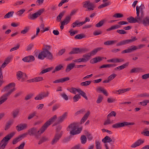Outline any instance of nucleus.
<instances>
[{
    "label": "nucleus",
    "mask_w": 149,
    "mask_h": 149,
    "mask_svg": "<svg viewBox=\"0 0 149 149\" xmlns=\"http://www.w3.org/2000/svg\"><path fill=\"white\" fill-rule=\"evenodd\" d=\"M45 48L43 49V50L39 54L38 58L39 59L43 60L45 58L52 60L53 57L52 54L49 51L51 47L49 45H45Z\"/></svg>",
    "instance_id": "obj_1"
},
{
    "label": "nucleus",
    "mask_w": 149,
    "mask_h": 149,
    "mask_svg": "<svg viewBox=\"0 0 149 149\" xmlns=\"http://www.w3.org/2000/svg\"><path fill=\"white\" fill-rule=\"evenodd\" d=\"M145 9V6L143 4H141L140 6V15H139V24L142 23L145 26H147L149 25V17H146L143 19L144 15V9Z\"/></svg>",
    "instance_id": "obj_2"
},
{
    "label": "nucleus",
    "mask_w": 149,
    "mask_h": 149,
    "mask_svg": "<svg viewBox=\"0 0 149 149\" xmlns=\"http://www.w3.org/2000/svg\"><path fill=\"white\" fill-rule=\"evenodd\" d=\"M68 131H70V133L71 135H74L80 133L81 129L78 128L77 124L75 123L70 124L67 127Z\"/></svg>",
    "instance_id": "obj_3"
},
{
    "label": "nucleus",
    "mask_w": 149,
    "mask_h": 149,
    "mask_svg": "<svg viewBox=\"0 0 149 149\" xmlns=\"http://www.w3.org/2000/svg\"><path fill=\"white\" fill-rule=\"evenodd\" d=\"M136 16L135 18L131 16L127 18V19L129 23H135L137 22L139 23V14L140 10V6H137L136 7Z\"/></svg>",
    "instance_id": "obj_4"
},
{
    "label": "nucleus",
    "mask_w": 149,
    "mask_h": 149,
    "mask_svg": "<svg viewBox=\"0 0 149 149\" xmlns=\"http://www.w3.org/2000/svg\"><path fill=\"white\" fill-rule=\"evenodd\" d=\"M131 38V39L124 40L119 42L116 44V46H119L130 44L137 40L135 36H132Z\"/></svg>",
    "instance_id": "obj_5"
},
{
    "label": "nucleus",
    "mask_w": 149,
    "mask_h": 149,
    "mask_svg": "<svg viewBox=\"0 0 149 149\" xmlns=\"http://www.w3.org/2000/svg\"><path fill=\"white\" fill-rule=\"evenodd\" d=\"M134 123L133 122L129 123L124 122L123 123H117L114 124L112 125V127L113 128L117 129L129 125H134Z\"/></svg>",
    "instance_id": "obj_6"
},
{
    "label": "nucleus",
    "mask_w": 149,
    "mask_h": 149,
    "mask_svg": "<svg viewBox=\"0 0 149 149\" xmlns=\"http://www.w3.org/2000/svg\"><path fill=\"white\" fill-rule=\"evenodd\" d=\"M83 7L85 8H86L87 9V11H90L93 10L95 8L94 4L90 3L89 1H85L84 3Z\"/></svg>",
    "instance_id": "obj_7"
},
{
    "label": "nucleus",
    "mask_w": 149,
    "mask_h": 149,
    "mask_svg": "<svg viewBox=\"0 0 149 149\" xmlns=\"http://www.w3.org/2000/svg\"><path fill=\"white\" fill-rule=\"evenodd\" d=\"M44 11V10L42 9L32 14H30L28 16V18L30 19L34 20L40 15Z\"/></svg>",
    "instance_id": "obj_8"
},
{
    "label": "nucleus",
    "mask_w": 149,
    "mask_h": 149,
    "mask_svg": "<svg viewBox=\"0 0 149 149\" xmlns=\"http://www.w3.org/2000/svg\"><path fill=\"white\" fill-rule=\"evenodd\" d=\"M14 90H11L10 91L6 93L0 97V105L2 104L8 99V97L10 96L13 92Z\"/></svg>",
    "instance_id": "obj_9"
},
{
    "label": "nucleus",
    "mask_w": 149,
    "mask_h": 149,
    "mask_svg": "<svg viewBox=\"0 0 149 149\" xmlns=\"http://www.w3.org/2000/svg\"><path fill=\"white\" fill-rule=\"evenodd\" d=\"M15 84L14 83H11L5 86L1 90L2 92H5L9 90L8 92L10 91L11 90H14L13 92L15 91L16 89L15 88Z\"/></svg>",
    "instance_id": "obj_10"
},
{
    "label": "nucleus",
    "mask_w": 149,
    "mask_h": 149,
    "mask_svg": "<svg viewBox=\"0 0 149 149\" xmlns=\"http://www.w3.org/2000/svg\"><path fill=\"white\" fill-rule=\"evenodd\" d=\"M62 134V132L60 133H57L55 134L51 142V143L52 145L56 144L61 138Z\"/></svg>",
    "instance_id": "obj_11"
},
{
    "label": "nucleus",
    "mask_w": 149,
    "mask_h": 149,
    "mask_svg": "<svg viewBox=\"0 0 149 149\" xmlns=\"http://www.w3.org/2000/svg\"><path fill=\"white\" fill-rule=\"evenodd\" d=\"M67 115V113L65 112L62 116L59 117L53 125V126L56 125L57 124L62 123L66 118Z\"/></svg>",
    "instance_id": "obj_12"
},
{
    "label": "nucleus",
    "mask_w": 149,
    "mask_h": 149,
    "mask_svg": "<svg viewBox=\"0 0 149 149\" xmlns=\"http://www.w3.org/2000/svg\"><path fill=\"white\" fill-rule=\"evenodd\" d=\"M49 94V93L48 91L46 93L45 92H41L34 99L36 100H41L45 97H47Z\"/></svg>",
    "instance_id": "obj_13"
},
{
    "label": "nucleus",
    "mask_w": 149,
    "mask_h": 149,
    "mask_svg": "<svg viewBox=\"0 0 149 149\" xmlns=\"http://www.w3.org/2000/svg\"><path fill=\"white\" fill-rule=\"evenodd\" d=\"M16 77L17 79L19 80L22 79L21 81L22 82L25 79V78L27 77V75L25 73L21 71H18L17 72Z\"/></svg>",
    "instance_id": "obj_14"
},
{
    "label": "nucleus",
    "mask_w": 149,
    "mask_h": 149,
    "mask_svg": "<svg viewBox=\"0 0 149 149\" xmlns=\"http://www.w3.org/2000/svg\"><path fill=\"white\" fill-rule=\"evenodd\" d=\"M15 134V132H13L7 135L1 140V142L8 143V141L14 136Z\"/></svg>",
    "instance_id": "obj_15"
},
{
    "label": "nucleus",
    "mask_w": 149,
    "mask_h": 149,
    "mask_svg": "<svg viewBox=\"0 0 149 149\" xmlns=\"http://www.w3.org/2000/svg\"><path fill=\"white\" fill-rule=\"evenodd\" d=\"M47 129V128L43 125L39 130L37 131L35 134V138L38 139L39 138L41 134L43 133Z\"/></svg>",
    "instance_id": "obj_16"
},
{
    "label": "nucleus",
    "mask_w": 149,
    "mask_h": 149,
    "mask_svg": "<svg viewBox=\"0 0 149 149\" xmlns=\"http://www.w3.org/2000/svg\"><path fill=\"white\" fill-rule=\"evenodd\" d=\"M56 119L57 116L55 115L49 119L43 125L47 128L52 123L55 121Z\"/></svg>",
    "instance_id": "obj_17"
},
{
    "label": "nucleus",
    "mask_w": 149,
    "mask_h": 149,
    "mask_svg": "<svg viewBox=\"0 0 149 149\" xmlns=\"http://www.w3.org/2000/svg\"><path fill=\"white\" fill-rule=\"evenodd\" d=\"M27 135V134L24 133L21 135H20L17 138L13 140L12 143L13 144H16L18 142L22 140L23 139L26 137Z\"/></svg>",
    "instance_id": "obj_18"
},
{
    "label": "nucleus",
    "mask_w": 149,
    "mask_h": 149,
    "mask_svg": "<svg viewBox=\"0 0 149 149\" xmlns=\"http://www.w3.org/2000/svg\"><path fill=\"white\" fill-rule=\"evenodd\" d=\"M144 142V140L140 139L137 140L135 142L133 143L131 146L132 148H135L143 144Z\"/></svg>",
    "instance_id": "obj_19"
},
{
    "label": "nucleus",
    "mask_w": 149,
    "mask_h": 149,
    "mask_svg": "<svg viewBox=\"0 0 149 149\" xmlns=\"http://www.w3.org/2000/svg\"><path fill=\"white\" fill-rule=\"evenodd\" d=\"M27 125L26 123H21L17 126L16 128L18 132L25 130L27 127Z\"/></svg>",
    "instance_id": "obj_20"
},
{
    "label": "nucleus",
    "mask_w": 149,
    "mask_h": 149,
    "mask_svg": "<svg viewBox=\"0 0 149 149\" xmlns=\"http://www.w3.org/2000/svg\"><path fill=\"white\" fill-rule=\"evenodd\" d=\"M104 58V57H101L99 56L94 58L90 60V62L92 64L96 63L102 61Z\"/></svg>",
    "instance_id": "obj_21"
},
{
    "label": "nucleus",
    "mask_w": 149,
    "mask_h": 149,
    "mask_svg": "<svg viewBox=\"0 0 149 149\" xmlns=\"http://www.w3.org/2000/svg\"><path fill=\"white\" fill-rule=\"evenodd\" d=\"M115 140L113 137L112 139L109 136H106L105 137L102 139V141L105 143H110L111 142H114Z\"/></svg>",
    "instance_id": "obj_22"
},
{
    "label": "nucleus",
    "mask_w": 149,
    "mask_h": 149,
    "mask_svg": "<svg viewBox=\"0 0 149 149\" xmlns=\"http://www.w3.org/2000/svg\"><path fill=\"white\" fill-rule=\"evenodd\" d=\"M37 132V128L35 127H33L28 131L27 134H28L30 136H35L36 132Z\"/></svg>",
    "instance_id": "obj_23"
},
{
    "label": "nucleus",
    "mask_w": 149,
    "mask_h": 149,
    "mask_svg": "<svg viewBox=\"0 0 149 149\" xmlns=\"http://www.w3.org/2000/svg\"><path fill=\"white\" fill-rule=\"evenodd\" d=\"M70 79L69 77H66L62 78L53 81L54 83H63L64 82L67 81Z\"/></svg>",
    "instance_id": "obj_24"
},
{
    "label": "nucleus",
    "mask_w": 149,
    "mask_h": 149,
    "mask_svg": "<svg viewBox=\"0 0 149 149\" xmlns=\"http://www.w3.org/2000/svg\"><path fill=\"white\" fill-rule=\"evenodd\" d=\"M78 53H80V48H73L72 51L70 52L69 54H71Z\"/></svg>",
    "instance_id": "obj_25"
},
{
    "label": "nucleus",
    "mask_w": 149,
    "mask_h": 149,
    "mask_svg": "<svg viewBox=\"0 0 149 149\" xmlns=\"http://www.w3.org/2000/svg\"><path fill=\"white\" fill-rule=\"evenodd\" d=\"M82 56L83 57V59H84V62H86L90 60L91 56L89 53H88L83 55Z\"/></svg>",
    "instance_id": "obj_26"
},
{
    "label": "nucleus",
    "mask_w": 149,
    "mask_h": 149,
    "mask_svg": "<svg viewBox=\"0 0 149 149\" xmlns=\"http://www.w3.org/2000/svg\"><path fill=\"white\" fill-rule=\"evenodd\" d=\"M103 49L102 47H98L96 48L90 52L89 53L91 56L95 55L99 51H100Z\"/></svg>",
    "instance_id": "obj_27"
},
{
    "label": "nucleus",
    "mask_w": 149,
    "mask_h": 149,
    "mask_svg": "<svg viewBox=\"0 0 149 149\" xmlns=\"http://www.w3.org/2000/svg\"><path fill=\"white\" fill-rule=\"evenodd\" d=\"M90 112L89 111H88L85 114L81 120V124H82V123H84L86 120L90 115Z\"/></svg>",
    "instance_id": "obj_28"
},
{
    "label": "nucleus",
    "mask_w": 149,
    "mask_h": 149,
    "mask_svg": "<svg viewBox=\"0 0 149 149\" xmlns=\"http://www.w3.org/2000/svg\"><path fill=\"white\" fill-rule=\"evenodd\" d=\"M75 64L74 63H71L69 64L66 67L65 70L66 72H69L74 67Z\"/></svg>",
    "instance_id": "obj_29"
},
{
    "label": "nucleus",
    "mask_w": 149,
    "mask_h": 149,
    "mask_svg": "<svg viewBox=\"0 0 149 149\" xmlns=\"http://www.w3.org/2000/svg\"><path fill=\"white\" fill-rule=\"evenodd\" d=\"M142 69L141 68H134L131 69L130 72V73H137V72H141L142 71Z\"/></svg>",
    "instance_id": "obj_30"
},
{
    "label": "nucleus",
    "mask_w": 149,
    "mask_h": 149,
    "mask_svg": "<svg viewBox=\"0 0 149 149\" xmlns=\"http://www.w3.org/2000/svg\"><path fill=\"white\" fill-rule=\"evenodd\" d=\"M53 68V67H51L42 70L40 73L39 74L41 75L42 74L45 73L47 72L50 71Z\"/></svg>",
    "instance_id": "obj_31"
},
{
    "label": "nucleus",
    "mask_w": 149,
    "mask_h": 149,
    "mask_svg": "<svg viewBox=\"0 0 149 149\" xmlns=\"http://www.w3.org/2000/svg\"><path fill=\"white\" fill-rule=\"evenodd\" d=\"M71 18L70 16L68 15L66 17L64 20L62 22L63 23V24L66 25L70 22Z\"/></svg>",
    "instance_id": "obj_32"
},
{
    "label": "nucleus",
    "mask_w": 149,
    "mask_h": 149,
    "mask_svg": "<svg viewBox=\"0 0 149 149\" xmlns=\"http://www.w3.org/2000/svg\"><path fill=\"white\" fill-rule=\"evenodd\" d=\"M121 27V26L119 25H116L111 26L110 28L107 29V31H110L112 30L116 29Z\"/></svg>",
    "instance_id": "obj_33"
},
{
    "label": "nucleus",
    "mask_w": 149,
    "mask_h": 149,
    "mask_svg": "<svg viewBox=\"0 0 149 149\" xmlns=\"http://www.w3.org/2000/svg\"><path fill=\"white\" fill-rule=\"evenodd\" d=\"M117 42L116 40L107 41L104 42V44L105 45H112Z\"/></svg>",
    "instance_id": "obj_34"
},
{
    "label": "nucleus",
    "mask_w": 149,
    "mask_h": 149,
    "mask_svg": "<svg viewBox=\"0 0 149 149\" xmlns=\"http://www.w3.org/2000/svg\"><path fill=\"white\" fill-rule=\"evenodd\" d=\"M64 13L65 12L63 11L59 14L56 18V20L57 22H59L61 21L62 18L64 15Z\"/></svg>",
    "instance_id": "obj_35"
},
{
    "label": "nucleus",
    "mask_w": 149,
    "mask_h": 149,
    "mask_svg": "<svg viewBox=\"0 0 149 149\" xmlns=\"http://www.w3.org/2000/svg\"><path fill=\"white\" fill-rule=\"evenodd\" d=\"M128 49L129 53L132 52L137 49V46L135 45H132L129 47Z\"/></svg>",
    "instance_id": "obj_36"
},
{
    "label": "nucleus",
    "mask_w": 149,
    "mask_h": 149,
    "mask_svg": "<svg viewBox=\"0 0 149 149\" xmlns=\"http://www.w3.org/2000/svg\"><path fill=\"white\" fill-rule=\"evenodd\" d=\"M105 22V20H102L95 24V26L97 28L100 27L103 25Z\"/></svg>",
    "instance_id": "obj_37"
},
{
    "label": "nucleus",
    "mask_w": 149,
    "mask_h": 149,
    "mask_svg": "<svg viewBox=\"0 0 149 149\" xmlns=\"http://www.w3.org/2000/svg\"><path fill=\"white\" fill-rule=\"evenodd\" d=\"M19 112V110L18 109H16L13 110L12 112V114L14 118H15L17 117Z\"/></svg>",
    "instance_id": "obj_38"
},
{
    "label": "nucleus",
    "mask_w": 149,
    "mask_h": 149,
    "mask_svg": "<svg viewBox=\"0 0 149 149\" xmlns=\"http://www.w3.org/2000/svg\"><path fill=\"white\" fill-rule=\"evenodd\" d=\"M13 13L14 11H11L8 12L4 16V18H10V17H12L13 16Z\"/></svg>",
    "instance_id": "obj_39"
},
{
    "label": "nucleus",
    "mask_w": 149,
    "mask_h": 149,
    "mask_svg": "<svg viewBox=\"0 0 149 149\" xmlns=\"http://www.w3.org/2000/svg\"><path fill=\"white\" fill-rule=\"evenodd\" d=\"M81 143L82 144H85L87 141V139L84 135H82L80 138Z\"/></svg>",
    "instance_id": "obj_40"
},
{
    "label": "nucleus",
    "mask_w": 149,
    "mask_h": 149,
    "mask_svg": "<svg viewBox=\"0 0 149 149\" xmlns=\"http://www.w3.org/2000/svg\"><path fill=\"white\" fill-rule=\"evenodd\" d=\"M81 97L80 95L77 94L75 95L73 97V102H75L78 101L81 98Z\"/></svg>",
    "instance_id": "obj_41"
},
{
    "label": "nucleus",
    "mask_w": 149,
    "mask_h": 149,
    "mask_svg": "<svg viewBox=\"0 0 149 149\" xmlns=\"http://www.w3.org/2000/svg\"><path fill=\"white\" fill-rule=\"evenodd\" d=\"M36 114L37 112L36 111H35L32 113L29 114L27 118L28 119L30 120L32 118L35 116H36Z\"/></svg>",
    "instance_id": "obj_42"
},
{
    "label": "nucleus",
    "mask_w": 149,
    "mask_h": 149,
    "mask_svg": "<svg viewBox=\"0 0 149 149\" xmlns=\"http://www.w3.org/2000/svg\"><path fill=\"white\" fill-rule=\"evenodd\" d=\"M103 98V97L102 95H99L98 98L96 101V103L97 104L100 103L102 101Z\"/></svg>",
    "instance_id": "obj_43"
},
{
    "label": "nucleus",
    "mask_w": 149,
    "mask_h": 149,
    "mask_svg": "<svg viewBox=\"0 0 149 149\" xmlns=\"http://www.w3.org/2000/svg\"><path fill=\"white\" fill-rule=\"evenodd\" d=\"M85 37L86 36L84 34H79L76 35L74 37V38L76 39H80Z\"/></svg>",
    "instance_id": "obj_44"
},
{
    "label": "nucleus",
    "mask_w": 149,
    "mask_h": 149,
    "mask_svg": "<svg viewBox=\"0 0 149 149\" xmlns=\"http://www.w3.org/2000/svg\"><path fill=\"white\" fill-rule=\"evenodd\" d=\"M91 81H88L85 82H81L80 84L81 85L83 86H86L91 84Z\"/></svg>",
    "instance_id": "obj_45"
},
{
    "label": "nucleus",
    "mask_w": 149,
    "mask_h": 149,
    "mask_svg": "<svg viewBox=\"0 0 149 149\" xmlns=\"http://www.w3.org/2000/svg\"><path fill=\"white\" fill-rule=\"evenodd\" d=\"M29 29V26H26L24 27V29L21 31V33L23 34H25L27 32Z\"/></svg>",
    "instance_id": "obj_46"
},
{
    "label": "nucleus",
    "mask_w": 149,
    "mask_h": 149,
    "mask_svg": "<svg viewBox=\"0 0 149 149\" xmlns=\"http://www.w3.org/2000/svg\"><path fill=\"white\" fill-rule=\"evenodd\" d=\"M138 97H149V93H143L141 94L138 95Z\"/></svg>",
    "instance_id": "obj_47"
},
{
    "label": "nucleus",
    "mask_w": 149,
    "mask_h": 149,
    "mask_svg": "<svg viewBox=\"0 0 149 149\" xmlns=\"http://www.w3.org/2000/svg\"><path fill=\"white\" fill-rule=\"evenodd\" d=\"M149 103V100H145L139 103V104H141L143 106H146L147 104Z\"/></svg>",
    "instance_id": "obj_48"
},
{
    "label": "nucleus",
    "mask_w": 149,
    "mask_h": 149,
    "mask_svg": "<svg viewBox=\"0 0 149 149\" xmlns=\"http://www.w3.org/2000/svg\"><path fill=\"white\" fill-rule=\"evenodd\" d=\"M63 67L61 64L56 66L55 67V70L57 71H59L60 70H63Z\"/></svg>",
    "instance_id": "obj_49"
},
{
    "label": "nucleus",
    "mask_w": 149,
    "mask_h": 149,
    "mask_svg": "<svg viewBox=\"0 0 149 149\" xmlns=\"http://www.w3.org/2000/svg\"><path fill=\"white\" fill-rule=\"evenodd\" d=\"M33 96V94L32 93H29L26 95L25 97V100H28L31 99Z\"/></svg>",
    "instance_id": "obj_50"
},
{
    "label": "nucleus",
    "mask_w": 149,
    "mask_h": 149,
    "mask_svg": "<svg viewBox=\"0 0 149 149\" xmlns=\"http://www.w3.org/2000/svg\"><path fill=\"white\" fill-rule=\"evenodd\" d=\"M67 90L70 92L73 93L74 94H76V88L74 87H72L71 88L68 89Z\"/></svg>",
    "instance_id": "obj_51"
},
{
    "label": "nucleus",
    "mask_w": 149,
    "mask_h": 149,
    "mask_svg": "<svg viewBox=\"0 0 149 149\" xmlns=\"http://www.w3.org/2000/svg\"><path fill=\"white\" fill-rule=\"evenodd\" d=\"M113 17L116 18H121L123 17V15L120 13H116L113 16Z\"/></svg>",
    "instance_id": "obj_52"
},
{
    "label": "nucleus",
    "mask_w": 149,
    "mask_h": 149,
    "mask_svg": "<svg viewBox=\"0 0 149 149\" xmlns=\"http://www.w3.org/2000/svg\"><path fill=\"white\" fill-rule=\"evenodd\" d=\"M89 49L85 48H80V53H85L89 52Z\"/></svg>",
    "instance_id": "obj_53"
},
{
    "label": "nucleus",
    "mask_w": 149,
    "mask_h": 149,
    "mask_svg": "<svg viewBox=\"0 0 149 149\" xmlns=\"http://www.w3.org/2000/svg\"><path fill=\"white\" fill-rule=\"evenodd\" d=\"M25 11V9H22L17 12L16 15L19 16H20L24 13Z\"/></svg>",
    "instance_id": "obj_54"
},
{
    "label": "nucleus",
    "mask_w": 149,
    "mask_h": 149,
    "mask_svg": "<svg viewBox=\"0 0 149 149\" xmlns=\"http://www.w3.org/2000/svg\"><path fill=\"white\" fill-rule=\"evenodd\" d=\"M116 32L121 34H126L127 33L126 31H125L123 29L119 30L118 29L116 31Z\"/></svg>",
    "instance_id": "obj_55"
},
{
    "label": "nucleus",
    "mask_w": 149,
    "mask_h": 149,
    "mask_svg": "<svg viewBox=\"0 0 149 149\" xmlns=\"http://www.w3.org/2000/svg\"><path fill=\"white\" fill-rule=\"evenodd\" d=\"M96 147V149H101V147L100 146V143L99 141H96L95 142Z\"/></svg>",
    "instance_id": "obj_56"
},
{
    "label": "nucleus",
    "mask_w": 149,
    "mask_h": 149,
    "mask_svg": "<svg viewBox=\"0 0 149 149\" xmlns=\"http://www.w3.org/2000/svg\"><path fill=\"white\" fill-rule=\"evenodd\" d=\"M114 63H120L124 61V60L123 58L119 59L118 58H114Z\"/></svg>",
    "instance_id": "obj_57"
},
{
    "label": "nucleus",
    "mask_w": 149,
    "mask_h": 149,
    "mask_svg": "<svg viewBox=\"0 0 149 149\" xmlns=\"http://www.w3.org/2000/svg\"><path fill=\"white\" fill-rule=\"evenodd\" d=\"M117 76V75L116 74H111L108 77V79L110 81L112 80H113V79H114V78L116 77Z\"/></svg>",
    "instance_id": "obj_58"
},
{
    "label": "nucleus",
    "mask_w": 149,
    "mask_h": 149,
    "mask_svg": "<svg viewBox=\"0 0 149 149\" xmlns=\"http://www.w3.org/2000/svg\"><path fill=\"white\" fill-rule=\"evenodd\" d=\"M116 115V113L114 111H112L108 114V115L107 116V117L109 118L111 116H115Z\"/></svg>",
    "instance_id": "obj_59"
},
{
    "label": "nucleus",
    "mask_w": 149,
    "mask_h": 149,
    "mask_svg": "<svg viewBox=\"0 0 149 149\" xmlns=\"http://www.w3.org/2000/svg\"><path fill=\"white\" fill-rule=\"evenodd\" d=\"M85 112V109H82L77 111L75 113V115L76 116L80 114H82Z\"/></svg>",
    "instance_id": "obj_60"
},
{
    "label": "nucleus",
    "mask_w": 149,
    "mask_h": 149,
    "mask_svg": "<svg viewBox=\"0 0 149 149\" xmlns=\"http://www.w3.org/2000/svg\"><path fill=\"white\" fill-rule=\"evenodd\" d=\"M129 65V63L127 62L125 64H124L121 65L119 66L120 70H122L124 69V68L127 66Z\"/></svg>",
    "instance_id": "obj_61"
},
{
    "label": "nucleus",
    "mask_w": 149,
    "mask_h": 149,
    "mask_svg": "<svg viewBox=\"0 0 149 149\" xmlns=\"http://www.w3.org/2000/svg\"><path fill=\"white\" fill-rule=\"evenodd\" d=\"M72 26L73 28H74L76 26H79V21L76 20L72 24Z\"/></svg>",
    "instance_id": "obj_62"
},
{
    "label": "nucleus",
    "mask_w": 149,
    "mask_h": 149,
    "mask_svg": "<svg viewBox=\"0 0 149 149\" xmlns=\"http://www.w3.org/2000/svg\"><path fill=\"white\" fill-rule=\"evenodd\" d=\"M102 33V31L100 30L95 31L93 33V35L95 36H96L101 34Z\"/></svg>",
    "instance_id": "obj_63"
},
{
    "label": "nucleus",
    "mask_w": 149,
    "mask_h": 149,
    "mask_svg": "<svg viewBox=\"0 0 149 149\" xmlns=\"http://www.w3.org/2000/svg\"><path fill=\"white\" fill-rule=\"evenodd\" d=\"M25 144V143L24 142L21 143L18 147L16 148L15 149H24Z\"/></svg>",
    "instance_id": "obj_64"
}]
</instances>
